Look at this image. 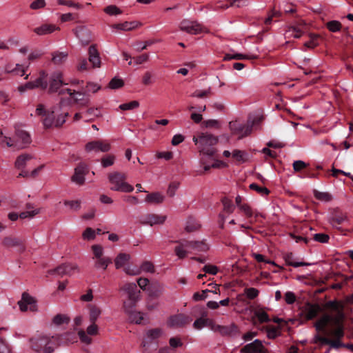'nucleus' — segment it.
<instances>
[{"mask_svg":"<svg viewBox=\"0 0 353 353\" xmlns=\"http://www.w3.org/2000/svg\"><path fill=\"white\" fill-rule=\"evenodd\" d=\"M255 316L258 319L260 323H268L270 321V319L264 310H259L254 312Z\"/></svg>","mask_w":353,"mask_h":353,"instance_id":"obj_51","label":"nucleus"},{"mask_svg":"<svg viewBox=\"0 0 353 353\" xmlns=\"http://www.w3.org/2000/svg\"><path fill=\"white\" fill-rule=\"evenodd\" d=\"M192 319L186 314H179L170 318L169 324L170 326L181 327L189 324Z\"/></svg>","mask_w":353,"mask_h":353,"instance_id":"obj_21","label":"nucleus"},{"mask_svg":"<svg viewBox=\"0 0 353 353\" xmlns=\"http://www.w3.org/2000/svg\"><path fill=\"white\" fill-rule=\"evenodd\" d=\"M101 86L93 82H88L84 92L87 94L88 92L96 93L97 91L101 90Z\"/></svg>","mask_w":353,"mask_h":353,"instance_id":"obj_63","label":"nucleus"},{"mask_svg":"<svg viewBox=\"0 0 353 353\" xmlns=\"http://www.w3.org/2000/svg\"><path fill=\"white\" fill-rule=\"evenodd\" d=\"M232 157L239 163H245L248 160V154L243 150H234Z\"/></svg>","mask_w":353,"mask_h":353,"instance_id":"obj_40","label":"nucleus"},{"mask_svg":"<svg viewBox=\"0 0 353 353\" xmlns=\"http://www.w3.org/2000/svg\"><path fill=\"white\" fill-rule=\"evenodd\" d=\"M162 334V330L160 328L151 329L147 332L146 338L142 342V346L148 349L152 341L159 339Z\"/></svg>","mask_w":353,"mask_h":353,"instance_id":"obj_25","label":"nucleus"},{"mask_svg":"<svg viewBox=\"0 0 353 353\" xmlns=\"http://www.w3.org/2000/svg\"><path fill=\"white\" fill-rule=\"evenodd\" d=\"M89 318L90 323H96L98 317L101 314V310L96 305H89Z\"/></svg>","mask_w":353,"mask_h":353,"instance_id":"obj_37","label":"nucleus"},{"mask_svg":"<svg viewBox=\"0 0 353 353\" xmlns=\"http://www.w3.org/2000/svg\"><path fill=\"white\" fill-rule=\"evenodd\" d=\"M103 11L110 16L118 15L122 13V11L116 6L110 5L105 7Z\"/></svg>","mask_w":353,"mask_h":353,"instance_id":"obj_56","label":"nucleus"},{"mask_svg":"<svg viewBox=\"0 0 353 353\" xmlns=\"http://www.w3.org/2000/svg\"><path fill=\"white\" fill-rule=\"evenodd\" d=\"M309 236L311 240L313 239L315 241L322 243H327L330 239L329 235L324 233L311 234Z\"/></svg>","mask_w":353,"mask_h":353,"instance_id":"obj_45","label":"nucleus"},{"mask_svg":"<svg viewBox=\"0 0 353 353\" xmlns=\"http://www.w3.org/2000/svg\"><path fill=\"white\" fill-rule=\"evenodd\" d=\"M284 259L287 265L293 266L294 268L306 266L309 265V263L305 262H296L294 261V254L292 252L285 254L284 256Z\"/></svg>","mask_w":353,"mask_h":353,"instance_id":"obj_38","label":"nucleus"},{"mask_svg":"<svg viewBox=\"0 0 353 353\" xmlns=\"http://www.w3.org/2000/svg\"><path fill=\"white\" fill-rule=\"evenodd\" d=\"M201 163L203 165V169L205 171H208L211 168H218L221 166V165H223V163L221 161H216L212 164H209L207 162L206 157H203L201 159Z\"/></svg>","mask_w":353,"mask_h":353,"instance_id":"obj_43","label":"nucleus"},{"mask_svg":"<svg viewBox=\"0 0 353 353\" xmlns=\"http://www.w3.org/2000/svg\"><path fill=\"white\" fill-rule=\"evenodd\" d=\"M2 244L6 248L17 247L18 248V251L21 253L23 252L26 250L23 241L20 238L12 236H6L3 239Z\"/></svg>","mask_w":353,"mask_h":353,"instance_id":"obj_18","label":"nucleus"},{"mask_svg":"<svg viewBox=\"0 0 353 353\" xmlns=\"http://www.w3.org/2000/svg\"><path fill=\"white\" fill-rule=\"evenodd\" d=\"M47 76L48 74L45 71H41L39 73V77H38L35 81H32L34 88H41L42 89H46L48 87V82L46 80Z\"/></svg>","mask_w":353,"mask_h":353,"instance_id":"obj_31","label":"nucleus"},{"mask_svg":"<svg viewBox=\"0 0 353 353\" xmlns=\"http://www.w3.org/2000/svg\"><path fill=\"white\" fill-rule=\"evenodd\" d=\"M30 63H29L26 68L23 67L22 65L16 64L14 68H11V67L9 65H7L5 68V71L7 73H14L15 74L22 77L25 75L26 71L28 68Z\"/></svg>","mask_w":353,"mask_h":353,"instance_id":"obj_33","label":"nucleus"},{"mask_svg":"<svg viewBox=\"0 0 353 353\" xmlns=\"http://www.w3.org/2000/svg\"><path fill=\"white\" fill-rule=\"evenodd\" d=\"M54 112L55 109L54 108L51 110H47L43 104H39L35 110L36 115L42 117L41 122L46 129L62 126L65 122V118L69 116V113L65 112L56 117Z\"/></svg>","mask_w":353,"mask_h":353,"instance_id":"obj_2","label":"nucleus"},{"mask_svg":"<svg viewBox=\"0 0 353 353\" xmlns=\"http://www.w3.org/2000/svg\"><path fill=\"white\" fill-rule=\"evenodd\" d=\"M337 327L331 332V335L334 339H342L344 336V330L341 323L336 324Z\"/></svg>","mask_w":353,"mask_h":353,"instance_id":"obj_50","label":"nucleus"},{"mask_svg":"<svg viewBox=\"0 0 353 353\" xmlns=\"http://www.w3.org/2000/svg\"><path fill=\"white\" fill-rule=\"evenodd\" d=\"M115 156L113 154L105 155L101 159V165L103 168L111 166L114 164L115 161Z\"/></svg>","mask_w":353,"mask_h":353,"instance_id":"obj_52","label":"nucleus"},{"mask_svg":"<svg viewBox=\"0 0 353 353\" xmlns=\"http://www.w3.org/2000/svg\"><path fill=\"white\" fill-rule=\"evenodd\" d=\"M346 219V216L339 210H334L330 218V223L333 226L341 225Z\"/></svg>","mask_w":353,"mask_h":353,"instance_id":"obj_34","label":"nucleus"},{"mask_svg":"<svg viewBox=\"0 0 353 353\" xmlns=\"http://www.w3.org/2000/svg\"><path fill=\"white\" fill-rule=\"evenodd\" d=\"M18 304L22 312L26 311L28 305L31 311L34 312L37 310L34 298L26 292L23 293L21 300L18 302Z\"/></svg>","mask_w":353,"mask_h":353,"instance_id":"obj_22","label":"nucleus"},{"mask_svg":"<svg viewBox=\"0 0 353 353\" xmlns=\"http://www.w3.org/2000/svg\"><path fill=\"white\" fill-rule=\"evenodd\" d=\"M332 321V316L330 315H325L321 317L320 319L316 321L314 323V327L316 330L318 332H322L323 334V336H325L327 334V330L325 329L327 324L330 321ZM319 334V333H317Z\"/></svg>","mask_w":353,"mask_h":353,"instance_id":"obj_28","label":"nucleus"},{"mask_svg":"<svg viewBox=\"0 0 353 353\" xmlns=\"http://www.w3.org/2000/svg\"><path fill=\"white\" fill-rule=\"evenodd\" d=\"M52 61L54 64H61L67 59L68 53L56 52L52 53Z\"/></svg>","mask_w":353,"mask_h":353,"instance_id":"obj_42","label":"nucleus"},{"mask_svg":"<svg viewBox=\"0 0 353 353\" xmlns=\"http://www.w3.org/2000/svg\"><path fill=\"white\" fill-rule=\"evenodd\" d=\"M235 204L239 210L243 212L248 218L252 217L254 212L252 208L246 203H242V200H235Z\"/></svg>","mask_w":353,"mask_h":353,"instance_id":"obj_35","label":"nucleus"},{"mask_svg":"<svg viewBox=\"0 0 353 353\" xmlns=\"http://www.w3.org/2000/svg\"><path fill=\"white\" fill-rule=\"evenodd\" d=\"M265 347L262 342L256 339L252 343L245 345L242 349L243 353H264Z\"/></svg>","mask_w":353,"mask_h":353,"instance_id":"obj_24","label":"nucleus"},{"mask_svg":"<svg viewBox=\"0 0 353 353\" xmlns=\"http://www.w3.org/2000/svg\"><path fill=\"white\" fill-rule=\"evenodd\" d=\"M32 159V155L29 154H22L19 155L14 163L15 168L17 169H23L26 163Z\"/></svg>","mask_w":353,"mask_h":353,"instance_id":"obj_36","label":"nucleus"},{"mask_svg":"<svg viewBox=\"0 0 353 353\" xmlns=\"http://www.w3.org/2000/svg\"><path fill=\"white\" fill-rule=\"evenodd\" d=\"M224 211L227 213H232L234 208L235 204L232 200H222Z\"/></svg>","mask_w":353,"mask_h":353,"instance_id":"obj_61","label":"nucleus"},{"mask_svg":"<svg viewBox=\"0 0 353 353\" xmlns=\"http://www.w3.org/2000/svg\"><path fill=\"white\" fill-rule=\"evenodd\" d=\"M108 178L112 185L111 189L113 190L130 192L134 189L131 185L125 182V176L124 174L115 172L110 174Z\"/></svg>","mask_w":353,"mask_h":353,"instance_id":"obj_7","label":"nucleus"},{"mask_svg":"<svg viewBox=\"0 0 353 353\" xmlns=\"http://www.w3.org/2000/svg\"><path fill=\"white\" fill-rule=\"evenodd\" d=\"M194 310H200L201 317L198 318L193 323V327L196 330H201L203 327L208 326L211 329V323H214V321L210 319L205 318L208 315L207 312L202 307H196Z\"/></svg>","mask_w":353,"mask_h":353,"instance_id":"obj_16","label":"nucleus"},{"mask_svg":"<svg viewBox=\"0 0 353 353\" xmlns=\"http://www.w3.org/2000/svg\"><path fill=\"white\" fill-rule=\"evenodd\" d=\"M166 216L157 214H148L141 221L143 224L153 225L154 224H162L165 221Z\"/></svg>","mask_w":353,"mask_h":353,"instance_id":"obj_30","label":"nucleus"},{"mask_svg":"<svg viewBox=\"0 0 353 353\" xmlns=\"http://www.w3.org/2000/svg\"><path fill=\"white\" fill-rule=\"evenodd\" d=\"M139 106V103L137 101H132L129 103H125L121 104L119 105V108L121 110H133Z\"/></svg>","mask_w":353,"mask_h":353,"instance_id":"obj_58","label":"nucleus"},{"mask_svg":"<svg viewBox=\"0 0 353 353\" xmlns=\"http://www.w3.org/2000/svg\"><path fill=\"white\" fill-rule=\"evenodd\" d=\"M55 30H59V28L54 24L44 23L39 27L35 28L34 32L38 35H46L52 33Z\"/></svg>","mask_w":353,"mask_h":353,"instance_id":"obj_29","label":"nucleus"},{"mask_svg":"<svg viewBox=\"0 0 353 353\" xmlns=\"http://www.w3.org/2000/svg\"><path fill=\"white\" fill-rule=\"evenodd\" d=\"M179 245L175 247L174 252L179 259H184L188 252V249L197 252H205L209 249L205 241H190L181 240L176 241Z\"/></svg>","mask_w":353,"mask_h":353,"instance_id":"obj_5","label":"nucleus"},{"mask_svg":"<svg viewBox=\"0 0 353 353\" xmlns=\"http://www.w3.org/2000/svg\"><path fill=\"white\" fill-rule=\"evenodd\" d=\"M64 205L74 211L78 210L81 206L79 200H64Z\"/></svg>","mask_w":353,"mask_h":353,"instance_id":"obj_55","label":"nucleus"},{"mask_svg":"<svg viewBox=\"0 0 353 353\" xmlns=\"http://www.w3.org/2000/svg\"><path fill=\"white\" fill-rule=\"evenodd\" d=\"M192 141L197 146L199 152L205 156L212 157L216 152L213 146L219 142V137L209 132H197Z\"/></svg>","mask_w":353,"mask_h":353,"instance_id":"obj_3","label":"nucleus"},{"mask_svg":"<svg viewBox=\"0 0 353 353\" xmlns=\"http://www.w3.org/2000/svg\"><path fill=\"white\" fill-rule=\"evenodd\" d=\"M254 120L251 122L248 121L247 124H243L237 121H232L229 123V128L232 134L238 135L239 139H242L249 135L252 130L253 125L256 123Z\"/></svg>","mask_w":353,"mask_h":353,"instance_id":"obj_8","label":"nucleus"},{"mask_svg":"<svg viewBox=\"0 0 353 353\" xmlns=\"http://www.w3.org/2000/svg\"><path fill=\"white\" fill-rule=\"evenodd\" d=\"M313 342L321 345H329L331 347L335 349L345 346V344L340 339H330L326 336H322L321 334H315Z\"/></svg>","mask_w":353,"mask_h":353,"instance_id":"obj_14","label":"nucleus"},{"mask_svg":"<svg viewBox=\"0 0 353 353\" xmlns=\"http://www.w3.org/2000/svg\"><path fill=\"white\" fill-rule=\"evenodd\" d=\"M89 61L85 59H80L77 65V70L80 72L87 71L90 68Z\"/></svg>","mask_w":353,"mask_h":353,"instance_id":"obj_64","label":"nucleus"},{"mask_svg":"<svg viewBox=\"0 0 353 353\" xmlns=\"http://www.w3.org/2000/svg\"><path fill=\"white\" fill-rule=\"evenodd\" d=\"M212 94V90L210 88H209L205 90H196L194 93L192 94L191 96L197 98H205L208 97Z\"/></svg>","mask_w":353,"mask_h":353,"instance_id":"obj_59","label":"nucleus"},{"mask_svg":"<svg viewBox=\"0 0 353 353\" xmlns=\"http://www.w3.org/2000/svg\"><path fill=\"white\" fill-rule=\"evenodd\" d=\"M88 172V168L85 163H79L74 169V174L72 176V181L79 185H82L85 181V175Z\"/></svg>","mask_w":353,"mask_h":353,"instance_id":"obj_17","label":"nucleus"},{"mask_svg":"<svg viewBox=\"0 0 353 353\" xmlns=\"http://www.w3.org/2000/svg\"><path fill=\"white\" fill-rule=\"evenodd\" d=\"M112 263V260L110 258L103 257L97 259L95 263L96 268H103V270H105L109 264Z\"/></svg>","mask_w":353,"mask_h":353,"instance_id":"obj_57","label":"nucleus"},{"mask_svg":"<svg viewBox=\"0 0 353 353\" xmlns=\"http://www.w3.org/2000/svg\"><path fill=\"white\" fill-rule=\"evenodd\" d=\"M321 311V307L318 304L307 303L302 310V315L307 320H312L316 318Z\"/></svg>","mask_w":353,"mask_h":353,"instance_id":"obj_20","label":"nucleus"},{"mask_svg":"<svg viewBox=\"0 0 353 353\" xmlns=\"http://www.w3.org/2000/svg\"><path fill=\"white\" fill-rule=\"evenodd\" d=\"M101 116L102 114L98 108H90L85 112V117L87 118V122L93 121L96 118Z\"/></svg>","mask_w":353,"mask_h":353,"instance_id":"obj_39","label":"nucleus"},{"mask_svg":"<svg viewBox=\"0 0 353 353\" xmlns=\"http://www.w3.org/2000/svg\"><path fill=\"white\" fill-rule=\"evenodd\" d=\"M121 290L128 294V301L123 302V309L125 312H130L137 302L139 300L140 290L135 283H128L121 288Z\"/></svg>","mask_w":353,"mask_h":353,"instance_id":"obj_6","label":"nucleus"},{"mask_svg":"<svg viewBox=\"0 0 353 353\" xmlns=\"http://www.w3.org/2000/svg\"><path fill=\"white\" fill-rule=\"evenodd\" d=\"M303 32L301 28L292 26L286 31V35L288 37H292L294 38L299 39L301 37Z\"/></svg>","mask_w":353,"mask_h":353,"instance_id":"obj_46","label":"nucleus"},{"mask_svg":"<svg viewBox=\"0 0 353 353\" xmlns=\"http://www.w3.org/2000/svg\"><path fill=\"white\" fill-rule=\"evenodd\" d=\"M326 28L332 32H336L341 30L342 25L339 21L333 20L326 23Z\"/></svg>","mask_w":353,"mask_h":353,"instance_id":"obj_49","label":"nucleus"},{"mask_svg":"<svg viewBox=\"0 0 353 353\" xmlns=\"http://www.w3.org/2000/svg\"><path fill=\"white\" fill-rule=\"evenodd\" d=\"M123 85V81L121 79L115 77L109 82L108 88L112 90H116L122 88Z\"/></svg>","mask_w":353,"mask_h":353,"instance_id":"obj_48","label":"nucleus"},{"mask_svg":"<svg viewBox=\"0 0 353 353\" xmlns=\"http://www.w3.org/2000/svg\"><path fill=\"white\" fill-rule=\"evenodd\" d=\"M77 268V266L72 264H61L54 269L48 271L50 274H57L63 276L64 275H70L72 272Z\"/></svg>","mask_w":353,"mask_h":353,"instance_id":"obj_23","label":"nucleus"},{"mask_svg":"<svg viewBox=\"0 0 353 353\" xmlns=\"http://www.w3.org/2000/svg\"><path fill=\"white\" fill-rule=\"evenodd\" d=\"M73 32L83 46L88 45L92 40L91 32L85 26H79Z\"/></svg>","mask_w":353,"mask_h":353,"instance_id":"obj_19","label":"nucleus"},{"mask_svg":"<svg viewBox=\"0 0 353 353\" xmlns=\"http://www.w3.org/2000/svg\"><path fill=\"white\" fill-rule=\"evenodd\" d=\"M66 92L72 97L74 103L83 107L89 105L90 99L84 91H76L69 88L61 89L59 92V95H63Z\"/></svg>","mask_w":353,"mask_h":353,"instance_id":"obj_10","label":"nucleus"},{"mask_svg":"<svg viewBox=\"0 0 353 353\" xmlns=\"http://www.w3.org/2000/svg\"><path fill=\"white\" fill-rule=\"evenodd\" d=\"M258 55L256 54H243L240 53H236L234 54H226L224 57V61H228L231 59L242 60V59H256Z\"/></svg>","mask_w":353,"mask_h":353,"instance_id":"obj_32","label":"nucleus"},{"mask_svg":"<svg viewBox=\"0 0 353 353\" xmlns=\"http://www.w3.org/2000/svg\"><path fill=\"white\" fill-rule=\"evenodd\" d=\"M250 188L259 192L262 196H267L270 193V190L268 188L259 186L256 183L250 184Z\"/></svg>","mask_w":353,"mask_h":353,"instance_id":"obj_54","label":"nucleus"},{"mask_svg":"<svg viewBox=\"0 0 353 353\" xmlns=\"http://www.w3.org/2000/svg\"><path fill=\"white\" fill-rule=\"evenodd\" d=\"M211 330L219 332L223 336L235 337L239 335V328L235 324L228 326L219 325L216 323H211Z\"/></svg>","mask_w":353,"mask_h":353,"instance_id":"obj_11","label":"nucleus"},{"mask_svg":"<svg viewBox=\"0 0 353 353\" xmlns=\"http://www.w3.org/2000/svg\"><path fill=\"white\" fill-rule=\"evenodd\" d=\"M67 83L63 81V74L61 72H53L49 78V93L59 92V88Z\"/></svg>","mask_w":353,"mask_h":353,"instance_id":"obj_13","label":"nucleus"},{"mask_svg":"<svg viewBox=\"0 0 353 353\" xmlns=\"http://www.w3.org/2000/svg\"><path fill=\"white\" fill-rule=\"evenodd\" d=\"M129 314V319L130 321L134 322L137 324H140L143 320V314L141 312H133L131 309L130 312H127Z\"/></svg>","mask_w":353,"mask_h":353,"instance_id":"obj_47","label":"nucleus"},{"mask_svg":"<svg viewBox=\"0 0 353 353\" xmlns=\"http://www.w3.org/2000/svg\"><path fill=\"white\" fill-rule=\"evenodd\" d=\"M70 321V319L63 314H57L53 318V323L57 325H61L63 324H68Z\"/></svg>","mask_w":353,"mask_h":353,"instance_id":"obj_53","label":"nucleus"},{"mask_svg":"<svg viewBox=\"0 0 353 353\" xmlns=\"http://www.w3.org/2000/svg\"><path fill=\"white\" fill-rule=\"evenodd\" d=\"M179 187V183L176 181L171 182L169 185V187L168 188L167 191V195L169 197H173L175 196V192L177 190V189Z\"/></svg>","mask_w":353,"mask_h":353,"instance_id":"obj_62","label":"nucleus"},{"mask_svg":"<svg viewBox=\"0 0 353 353\" xmlns=\"http://www.w3.org/2000/svg\"><path fill=\"white\" fill-rule=\"evenodd\" d=\"M89 62L92 64V68H99L101 66V58L99 53L96 48L95 45H92L88 49Z\"/></svg>","mask_w":353,"mask_h":353,"instance_id":"obj_26","label":"nucleus"},{"mask_svg":"<svg viewBox=\"0 0 353 353\" xmlns=\"http://www.w3.org/2000/svg\"><path fill=\"white\" fill-rule=\"evenodd\" d=\"M200 228V224L193 218L190 217L187 221L185 230L188 232H192L197 230Z\"/></svg>","mask_w":353,"mask_h":353,"instance_id":"obj_44","label":"nucleus"},{"mask_svg":"<svg viewBox=\"0 0 353 353\" xmlns=\"http://www.w3.org/2000/svg\"><path fill=\"white\" fill-rule=\"evenodd\" d=\"M179 28L190 34H198L203 32V26L196 21L183 19L181 21Z\"/></svg>","mask_w":353,"mask_h":353,"instance_id":"obj_12","label":"nucleus"},{"mask_svg":"<svg viewBox=\"0 0 353 353\" xmlns=\"http://www.w3.org/2000/svg\"><path fill=\"white\" fill-rule=\"evenodd\" d=\"M130 259V255L121 253L119 254L114 260L115 266L117 269L123 266L126 262H128Z\"/></svg>","mask_w":353,"mask_h":353,"instance_id":"obj_41","label":"nucleus"},{"mask_svg":"<svg viewBox=\"0 0 353 353\" xmlns=\"http://www.w3.org/2000/svg\"><path fill=\"white\" fill-rule=\"evenodd\" d=\"M326 307L333 313L332 320H333L336 324L341 323L345 317L344 303L342 301L336 300L330 301L326 303Z\"/></svg>","mask_w":353,"mask_h":353,"instance_id":"obj_9","label":"nucleus"},{"mask_svg":"<svg viewBox=\"0 0 353 353\" xmlns=\"http://www.w3.org/2000/svg\"><path fill=\"white\" fill-rule=\"evenodd\" d=\"M141 26V23L133 21H125L121 23L113 24L111 27L114 29H117L123 31H130Z\"/></svg>","mask_w":353,"mask_h":353,"instance_id":"obj_27","label":"nucleus"},{"mask_svg":"<svg viewBox=\"0 0 353 353\" xmlns=\"http://www.w3.org/2000/svg\"><path fill=\"white\" fill-rule=\"evenodd\" d=\"M280 334L278 327L274 326H268L267 327V335L269 339H275Z\"/></svg>","mask_w":353,"mask_h":353,"instance_id":"obj_60","label":"nucleus"},{"mask_svg":"<svg viewBox=\"0 0 353 353\" xmlns=\"http://www.w3.org/2000/svg\"><path fill=\"white\" fill-rule=\"evenodd\" d=\"M63 341L72 343L77 341V336L73 333L52 336L40 334L30 339L29 342L30 348L37 353H52L56 345Z\"/></svg>","mask_w":353,"mask_h":353,"instance_id":"obj_1","label":"nucleus"},{"mask_svg":"<svg viewBox=\"0 0 353 353\" xmlns=\"http://www.w3.org/2000/svg\"><path fill=\"white\" fill-rule=\"evenodd\" d=\"M30 143L31 138L29 133L18 126H15L13 138L4 136L3 132H0V144L2 146L6 145L9 148L20 150L27 148Z\"/></svg>","mask_w":353,"mask_h":353,"instance_id":"obj_4","label":"nucleus"},{"mask_svg":"<svg viewBox=\"0 0 353 353\" xmlns=\"http://www.w3.org/2000/svg\"><path fill=\"white\" fill-rule=\"evenodd\" d=\"M110 144L107 141H94L88 142L85 145V150L87 152H108L110 150Z\"/></svg>","mask_w":353,"mask_h":353,"instance_id":"obj_15","label":"nucleus"}]
</instances>
